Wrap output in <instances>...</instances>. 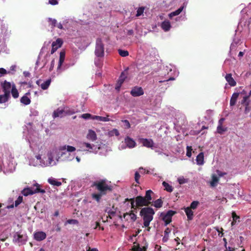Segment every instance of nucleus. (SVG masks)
<instances>
[{
	"label": "nucleus",
	"instance_id": "obj_1",
	"mask_svg": "<svg viewBox=\"0 0 251 251\" xmlns=\"http://www.w3.org/2000/svg\"><path fill=\"white\" fill-rule=\"evenodd\" d=\"M91 186L98 191V193L92 194V198L98 202L100 201L103 196L106 195L113 190V186L108 183V180L106 179L95 181Z\"/></svg>",
	"mask_w": 251,
	"mask_h": 251
},
{
	"label": "nucleus",
	"instance_id": "obj_2",
	"mask_svg": "<svg viewBox=\"0 0 251 251\" xmlns=\"http://www.w3.org/2000/svg\"><path fill=\"white\" fill-rule=\"evenodd\" d=\"M154 214V210L151 207H146L141 209L140 215L143 218L145 226H148L150 225L151 222L153 220Z\"/></svg>",
	"mask_w": 251,
	"mask_h": 251
},
{
	"label": "nucleus",
	"instance_id": "obj_3",
	"mask_svg": "<svg viewBox=\"0 0 251 251\" xmlns=\"http://www.w3.org/2000/svg\"><path fill=\"white\" fill-rule=\"evenodd\" d=\"M131 207L136 208L137 207H142L143 206H149V202H148L144 197L138 196L136 197L135 200L133 198L130 199Z\"/></svg>",
	"mask_w": 251,
	"mask_h": 251
},
{
	"label": "nucleus",
	"instance_id": "obj_4",
	"mask_svg": "<svg viewBox=\"0 0 251 251\" xmlns=\"http://www.w3.org/2000/svg\"><path fill=\"white\" fill-rule=\"evenodd\" d=\"M13 237V242L17 243L19 246L25 244L27 240V236L21 234L20 232H15Z\"/></svg>",
	"mask_w": 251,
	"mask_h": 251
},
{
	"label": "nucleus",
	"instance_id": "obj_5",
	"mask_svg": "<svg viewBox=\"0 0 251 251\" xmlns=\"http://www.w3.org/2000/svg\"><path fill=\"white\" fill-rule=\"evenodd\" d=\"M95 54L98 57H103L104 54V44L101 39L99 38L96 41Z\"/></svg>",
	"mask_w": 251,
	"mask_h": 251
},
{
	"label": "nucleus",
	"instance_id": "obj_6",
	"mask_svg": "<svg viewBox=\"0 0 251 251\" xmlns=\"http://www.w3.org/2000/svg\"><path fill=\"white\" fill-rule=\"evenodd\" d=\"M63 44V41L60 38H58L55 41L52 42L50 53L53 54L62 46Z\"/></svg>",
	"mask_w": 251,
	"mask_h": 251
},
{
	"label": "nucleus",
	"instance_id": "obj_7",
	"mask_svg": "<svg viewBox=\"0 0 251 251\" xmlns=\"http://www.w3.org/2000/svg\"><path fill=\"white\" fill-rule=\"evenodd\" d=\"M176 213V211L169 210L167 211L166 214L163 216L162 220L164 221L165 226H167L172 222V217Z\"/></svg>",
	"mask_w": 251,
	"mask_h": 251
},
{
	"label": "nucleus",
	"instance_id": "obj_8",
	"mask_svg": "<svg viewBox=\"0 0 251 251\" xmlns=\"http://www.w3.org/2000/svg\"><path fill=\"white\" fill-rule=\"evenodd\" d=\"M144 94V90L141 87L135 86L132 88L130 91V94L134 97L142 96Z\"/></svg>",
	"mask_w": 251,
	"mask_h": 251
},
{
	"label": "nucleus",
	"instance_id": "obj_9",
	"mask_svg": "<svg viewBox=\"0 0 251 251\" xmlns=\"http://www.w3.org/2000/svg\"><path fill=\"white\" fill-rule=\"evenodd\" d=\"M1 85L4 93L10 96V93L12 88L11 83L5 80L3 82L1 83Z\"/></svg>",
	"mask_w": 251,
	"mask_h": 251
},
{
	"label": "nucleus",
	"instance_id": "obj_10",
	"mask_svg": "<svg viewBox=\"0 0 251 251\" xmlns=\"http://www.w3.org/2000/svg\"><path fill=\"white\" fill-rule=\"evenodd\" d=\"M46 238V234L43 231H37L34 234V238L38 241L43 240Z\"/></svg>",
	"mask_w": 251,
	"mask_h": 251
},
{
	"label": "nucleus",
	"instance_id": "obj_11",
	"mask_svg": "<svg viewBox=\"0 0 251 251\" xmlns=\"http://www.w3.org/2000/svg\"><path fill=\"white\" fill-rule=\"evenodd\" d=\"M225 79L230 86L233 87L236 85V82L232 77L231 74H227L225 76Z\"/></svg>",
	"mask_w": 251,
	"mask_h": 251
},
{
	"label": "nucleus",
	"instance_id": "obj_12",
	"mask_svg": "<svg viewBox=\"0 0 251 251\" xmlns=\"http://www.w3.org/2000/svg\"><path fill=\"white\" fill-rule=\"evenodd\" d=\"M40 185L38 183H36L35 184H34L32 186L29 187V188H31V191L33 192H36V193H45V190L44 189H41L40 188Z\"/></svg>",
	"mask_w": 251,
	"mask_h": 251
},
{
	"label": "nucleus",
	"instance_id": "obj_13",
	"mask_svg": "<svg viewBox=\"0 0 251 251\" xmlns=\"http://www.w3.org/2000/svg\"><path fill=\"white\" fill-rule=\"evenodd\" d=\"M141 142L144 147L147 148H152L153 146V142L151 139H142Z\"/></svg>",
	"mask_w": 251,
	"mask_h": 251
},
{
	"label": "nucleus",
	"instance_id": "obj_14",
	"mask_svg": "<svg viewBox=\"0 0 251 251\" xmlns=\"http://www.w3.org/2000/svg\"><path fill=\"white\" fill-rule=\"evenodd\" d=\"M239 96V93H237V92H235L232 94L229 101V105L230 106H233L235 105Z\"/></svg>",
	"mask_w": 251,
	"mask_h": 251
},
{
	"label": "nucleus",
	"instance_id": "obj_15",
	"mask_svg": "<svg viewBox=\"0 0 251 251\" xmlns=\"http://www.w3.org/2000/svg\"><path fill=\"white\" fill-rule=\"evenodd\" d=\"M29 95V93H26L25 95L23 96L21 99H20V102L21 103H23L24 105H27L30 103V100L29 98L27 96V95Z\"/></svg>",
	"mask_w": 251,
	"mask_h": 251
},
{
	"label": "nucleus",
	"instance_id": "obj_16",
	"mask_svg": "<svg viewBox=\"0 0 251 251\" xmlns=\"http://www.w3.org/2000/svg\"><path fill=\"white\" fill-rule=\"evenodd\" d=\"M65 59V52L62 51L60 52V58H59V64H58V68L57 69L59 70L61 68L62 63L64 62Z\"/></svg>",
	"mask_w": 251,
	"mask_h": 251
},
{
	"label": "nucleus",
	"instance_id": "obj_17",
	"mask_svg": "<svg viewBox=\"0 0 251 251\" xmlns=\"http://www.w3.org/2000/svg\"><path fill=\"white\" fill-rule=\"evenodd\" d=\"M196 162L198 165H202L204 163V155L201 152L196 157Z\"/></svg>",
	"mask_w": 251,
	"mask_h": 251
},
{
	"label": "nucleus",
	"instance_id": "obj_18",
	"mask_svg": "<svg viewBox=\"0 0 251 251\" xmlns=\"http://www.w3.org/2000/svg\"><path fill=\"white\" fill-rule=\"evenodd\" d=\"M161 28L165 31H169L171 27L170 22L169 21H163L161 25Z\"/></svg>",
	"mask_w": 251,
	"mask_h": 251
},
{
	"label": "nucleus",
	"instance_id": "obj_19",
	"mask_svg": "<svg viewBox=\"0 0 251 251\" xmlns=\"http://www.w3.org/2000/svg\"><path fill=\"white\" fill-rule=\"evenodd\" d=\"M125 143L126 146L129 148H133L135 147L136 143L130 138L127 137L125 139Z\"/></svg>",
	"mask_w": 251,
	"mask_h": 251
},
{
	"label": "nucleus",
	"instance_id": "obj_20",
	"mask_svg": "<svg viewBox=\"0 0 251 251\" xmlns=\"http://www.w3.org/2000/svg\"><path fill=\"white\" fill-rule=\"evenodd\" d=\"M87 137L89 140H90L92 141H95L97 139V134L96 132L92 130H89V132Z\"/></svg>",
	"mask_w": 251,
	"mask_h": 251
},
{
	"label": "nucleus",
	"instance_id": "obj_21",
	"mask_svg": "<svg viewBox=\"0 0 251 251\" xmlns=\"http://www.w3.org/2000/svg\"><path fill=\"white\" fill-rule=\"evenodd\" d=\"M151 194H153V192L151 190H148L146 191L145 196L144 197L145 200L148 202H149V204L151 203V201L152 200Z\"/></svg>",
	"mask_w": 251,
	"mask_h": 251
},
{
	"label": "nucleus",
	"instance_id": "obj_22",
	"mask_svg": "<svg viewBox=\"0 0 251 251\" xmlns=\"http://www.w3.org/2000/svg\"><path fill=\"white\" fill-rule=\"evenodd\" d=\"M109 115H107V117H104L99 116H93L92 117V119L93 120H96L99 121H102V122H109L110 120L108 118Z\"/></svg>",
	"mask_w": 251,
	"mask_h": 251
},
{
	"label": "nucleus",
	"instance_id": "obj_23",
	"mask_svg": "<svg viewBox=\"0 0 251 251\" xmlns=\"http://www.w3.org/2000/svg\"><path fill=\"white\" fill-rule=\"evenodd\" d=\"M185 212L187 215L188 220H191L193 218V211L192 210V209L189 207H187L185 208Z\"/></svg>",
	"mask_w": 251,
	"mask_h": 251
},
{
	"label": "nucleus",
	"instance_id": "obj_24",
	"mask_svg": "<svg viewBox=\"0 0 251 251\" xmlns=\"http://www.w3.org/2000/svg\"><path fill=\"white\" fill-rule=\"evenodd\" d=\"M48 182L53 186H59L61 184V182L60 181L56 180L53 177H50L48 178Z\"/></svg>",
	"mask_w": 251,
	"mask_h": 251
},
{
	"label": "nucleus",
	"instance_id": "obj_25",
	"mask_svg": "<svg viewBox=\"0 0 251 251\" xmlns=\"http://www.w3.org/2000/svg\"><path fill=\"white\" fill-rule=\"evenodd\" d=\"M22 193L25 196H27L29 195H32L36 193V192H33L31 191V188L26 187L22 191Z\"/></svg>",
	"mask_w": 251,
	"mask_h": 251
},
{
	"label": "nucleus",
	"instance_id": "obj_26",
	"mask_svg": "<svg viewBox=\"0 0 251 251\" xmlns=\"http://www.w3.org/2000/svg\"><path fill=\"white\" fill-rule=\"evenodd\" d=\"M63 114H64L63 110H60L59 109H58L57 110L54 111L52 114V117L53 118L59 117H63Z\"/></svg>",
	"mask_w": 251,
	"mask_h": 251
},
{
	"label": "nucleus",
	"instance_id": "obj_27",
	"mask_svg": "<svg viewBox=\"0 0 251 251\" xmlns=\"http://www.w3.org/2000/svg\"><path fill=\"white\" fill-rule=\"evenodd\" d=\"M211 177L212 179L210 181V185L212 187L215 186L219 181V177L215 174H212Z\"/></svg>",
	"mask_w": 251,
	"mask_h": 251
},
{
	"label": "nucleus",
	"instance_id": "obj_28",
	"mask_svg": "<svg viewBox=\"0 0 251 251\" xmlns=\"http://www.w3.org/2000/svg\"><path fill=\"white\" fill-rule=\"evenodd\" d=\"M11 93L12 97L14 99H17L19 97V93L18 92L17 89L16 88V86L14 84L12 86V88L11 90Z\"/></svg>",
	"mask_w": 251,
	"mask_h": 251
},
{
	"label": "nucleus",
	"instance_id": "obj_29",
	"mask_svg": "<svg viewBox=\"0 0 251 251\" xmlns=\"http://www.w3.org/2000/svg\"><path fill=\"white\" fill-rule=\"evenodd\" d=\"M184 7L183 6H180L179 8H178L177 10L171 12L169 14L170 17H172L175 16H176L179 15L183 10Z\"/></svg>",
	"mask_w": 251,
	"mask_h": 251
},
{
	"label": "nucleus",
	"instance_id": "obj_30",
	"mask_svg": "<svg viewBox=\"0 0 251 251\" xmlns=\"http://www.w3.org/2000/svg\"><path fill=\"white\" fill-rule=\"evenodd\" d=\"M250 87L251 88V83L250 85ZM251 96V90L249 92L248 95H245L243 97L242 100L240 101V103L241 105H244V103L247 101L248 99H250V97Z\"/></svg>",
	"mask_w": 251,
	"mask_h": 251
},
{
	"label": "nucleus",
	"instance_id": "obj_31",
	"mask_svg": "<svg viewBox=\"0 0 251 251\" xmlns=\"http://www.w3.org/2000/svg\"><path fill=\"white\" fill-rule=\"evenodd\" d=\"M10 98V96L4 93L3 95H0V103L7 102Z\"/></svg>",
	"mask_w": 251,
	"mask_h": 251
},
{
	"label": "nucleus",
	"instance_id": "obj_32",
	"mask_svg": "<svg viewBox=\"0 0 251 251\" xmlns=\"http://www.w3.org/2000/svg\"><path fill=\"white\" fill-rule=\"evenodd\" d=\"M151 205H153L156 208H160L163 205V201L160 198L158 199L157 200H155L154 201L153 204H151Z\"/></svg>",
	"mask_w": 251,
	"mask_h": 251
},
{
	"label": "nucleus",
	"instance_id": "obj_33",
	"mask_svg": "<svg viewBox=\"0 0 251 251\" xmlns=\"http://www.w3.org/2000/svg\"><path fill=\"white\" fill-rule=\"evenodd\" d=\"M162 185L165 187V190L168 192H171L173 190V188L172 185H170L166 181L162 182Z\"/></svg>",
	"mask_w": 251,
	"mask_h": 251
},
{
	"label": "nucleus",
	"instance_id": "obj_34",
	"mask_svg": "<svg viewBox=\"0 0 251 251\" xmlns=\"http://www.w3.org/2000/svg\"><path fill=\"white\" fill-rule=\"evenodd\" d=\"M50 79H48L43 83H42L40 85V87L42 88V89L44 90L47 89L50 85Z\"/></svg>",
	"mask_w": 251,
	"mask_h": 251
},
{
	"label": "nucleus",
	"instance_id": "obj_35",
	"mask_svg": "<svg viewBox=\"0 0 251 251\" xmlns=\"http://www.w3.org/2000/svg\"><path fill=\"white\" fill-rule=\"evenodd\" d=\"M227 127L221 126H218L217 127V132L220 134H222L224 132L227 131Z\"/></svg>",
	"mask_w": 251,
	"mask_h": 251
},
{
	"label": "nucleus",
	"instance_id": "obj_36",
	"mask_svg": "<svg viewBox=\"0 0 251 251\" xmlns=\"http://www.w3.org/2000/svg\"><path fill=\"white\" fill-rule=\"evenodd\" d=\"M48 21L49 23V25H51V28H53L54 27L56 26V20L55 19L49 18L48 19Z\"/></svg>",
	"mask_w": 251,
	"mask_h": 251
},
{
	"label": "nucleus",
	"instance_id": "obj_37",
	"mask_svg": "<svg viewBox=\"0 0 251 251\" xmlns=\"http://www.w3.org/2000/svg\"><path fill=\"white\" fill-rule=\"evenodd\" d=\"M66 149L68 151H70V152H72V151H76V149L75 147L70 146H65L61 149L62 150H65Z\"/></svg>",
	"mask_w": 251,
	"mask_h": 251
},
{
	"label": "nucleus",
	"instance_id": "obj_38",
	"mask_svg": "<svg viewBox=\"0 0 251 251\" xmlns=\"http://www.w3.org/2000/svg\"><path fill=\"white\" fill-rule=\"evenodd\" d=\"M119 54L123 57H126L129 55V52L127 50H123L121 49L118 50Z\"/></svg>",
	"mask_w": 251,
	"mask_h": 251
},
{
	"label": "nucleus",
	"instance_id": "obj_39",
	"mask_svg": "<svg viewBox=\"0 0 251 251\" xmlns=\"http://www.w3.org/2000/svg\"><path fill=\"white\" fill-rule=\"evenodd\" d=\"M144 10H145V7H144V6H141V7H139L137 10V14H136V16L137 17H139V16H141V15H142L144 13Z\"/></svg>",
	"mask_w": 251,
	"mask_h": 251
},
{
	"label": "nucleus",
	"instance_id": "obj_40",
	"mask_svg": "<svg viewBox=\"0 0 251 251\" xmlns=\"http://www.w3.org/2000/svg\"><path fill=\"white\" fill-rule=\"evenodd\" d=\"M64 113H65V115H72L75 113V111L74 110L67 109L64 110Z\"/></svg>",
	"mask_w": 251,
	"mask_h": 251
},
{
	"label": "nucleus",
	"instance_id": "obj_41",
	"mask_svg": "<svg viewBox=\"0 0 251 251\" xmlns=\"http://www.w3.org/2000/svg\"><path fill=\"white\" fill-rule=\"evenodd\" d=\"M199 201H193L191 202L190 206L189 207L191 209H195L197 208L199 204Z\"/></svg>",
	"mask_w": 251,
	"mask_h": 251
},
{
	"label": "nucleus",
	"instance_id": "obj_42",
	"mask_svg": "<svg viewBox=\"0 0 251 251\" xmlns=\"http://www.w3.org/2000/svg\"><path fill=\"white\" fill-rule=\"evenodd\" d=\"M23 201V197L19 196L17 199L15 201V206H17L19 205Z\"/></svg>",
	"mask_w": 251,
	"mask_h": 251
},
{
	"label": "nucleus",
	"instance_id": "obj_43",
	"mask_svg": "<svg viewBox=\"0 0 251 251\" xmlns=\"http://www.w3.org/2000/svg\"><path fill=\"white\" fill-rule=\"evenodd\" d=\"M192 151V148L191 147L187 146L186 148V155L188 157H190L192 155L191 151Z\"/></svg>",
	"mask_w": 251,
	"mask_h": 251
},
{
	"label": "nucleus",
	"instance_id": "obj_44",
	"mask_svg": "<svg viewBox=\"0 0 251 251\" xmlns=\"http://www.w3.org/2000/svg\"><path fill=\"white\" fill-rule=\"evenodd\" d=\"M93 116H92L91 114H89V113H86V114H82L81 116V117L83 119H89L90 118L92 119V117H93Z\"/></svg>",
	"mask_w": 251,
	"mask_h": 251
},
{
	"label": "nucleus",
	"instance_id": "obj_45",
	"mask_svg": "<svg viewBox=\"0 0 251 251\" xmlns=\"http://www.w3.org/2000/svg\"><path fill=\"white\" fill-rule=\"evenodd\" d=\"M67 223L70 224H78V221L76 219H69L67 221Z\"/></svg>",
	"mask_w": 251,
	"mask_h": 251
},
{
	"label": "nucleus",
	"instance_id": "obj_46",
	"mask_svg": "<svg viewBox=\"0 0 251 251\" xmlns=\"http://www.w3.org/2000/svg\"><path fill=\"white\" fill-rule=\"evenodd\" d=\"M216 172L217 174V175H218V176L219 177L223 176H224V175H226V173L222 172V171H220L219 170H216Z\"/></svg>",
	"mask_w": 251,
	"mask_h": 251
},
{
	"label": "nucleus",
	"instance_id": "obj_47",
	"mask_svg": "<svg viewBox=\"0 0 251 251\" xmlns=\"http://www.w3.org/2000/svg\"><path fill=\"white\" fill-rule=\"evenodd\" d=\"M129 215L130 216L131 219L133 221H135L136 220V215L133 212V211H131V212L129 214Z\"/></svg>",
	"mask_w": 251,
	"mask_h": 251
},
{
	"label": "nucleus",
	"instance_id": "obj_48",
	"mask_svg": "<svg viewBox=\"0 0 251 251\" xmlns=\"http://www.w3.org/2000/svg\"><path fill=\"white\" fill-rule=\"evenodd\" d=\"M140 177V175L139 174V173L138 172H136L135 173V181L138 183H139V180Z\"/></svg>",
	"mask_w": 251,
	"mask_h": 251
},
{
	"label": "nucleus",
	"instance_id": "obj_49",
	"mask_svg": "<svg viewBox=\"0 0 251 251\" xmlns=\"http://www.w3.org/2000/svg\"><path fill=\"white\" fill-rule=\"evenodd\" d=\"M242 88H243V87H242V86L240 87H239V89H240V90H241V91H239V92H237V93H239V95H240H240H244V96H245V95H248V94H247V92H246V91L244 89H242Z\"/></svg>",
	"mask_w": 251,
	"mask_h": 251
},
{
	"label": "nucleus",
	"instance_id": "obj_50",
	"mask_svg": "<svg viewBox=\"0 0 251 251\" xmlns=\"http://www.w3.org/2000/svg\"><path fill=\"white\" fill-rule=\"evenodd\" d=\"M232 218L234 221L236 222L237 220L239 219V217L237 215L235 212H232Z\"/></svg>",
	"mask_w": 251,
	"mask_h": 251
},
{
	"label": "nucleus",
	"instance_id": "obj_51",
	"mask_svg": "<svg viewBox=\"0 0 251 251\" xmlns=\"http://www.w3.org/2000/svg\"><path fill=\"white\" fill-rule=\"evenodd\" d=\"M122 122L125 123V126H126V128L128 129L130 127V124L128 120H123Z\"/></svg>",
	"mask_w": 251,
	"mask_h": 251
},
{
	"label": "nucleus",
	"instance_id": "obj_52",
	"mask_svg": "<svg viewBox=\"0 0 251 251\" xmlns=\"http://www.w3.org/2000/svg\"><path fill=\"white\" fill-rule=\"evenodd\" d=\"M170 232H171V229L169 227H167V228H166V229L164 231L165 236L163 237V240H164V238H166V236H168V234L170 233Z\"/></svg>",
	"mask_w": 251,
	"mask_h": 251
},
{
	"label": "nucleus",
	"instance_id": "obj_53",
	"mask_svg": "<svg viewBox=\"0 0 251 251\" xmlns=\"http://www.w3.org/2000/svg\"><path fill=\"white\" fill-rule=\"evenodd\" d=\"M126 77H127V76H126V73L122 72V74H121V75H120L119 78L123 79L124 80H125Z\"/></svg>",
	"mask_w": 251,
	"mask_h": 251
},
{
	"label": "nucleus",
	"instance_id": "obj_54",
	"mask_svg": "<svg viewBox=\"0 0 251 251\" xmlns=\"http://www.w3.org/2000/svg\"><path fill=\"white\" fill-rule=\"evenodd\" d=\"M49 3L51 5H56L58 3L57 0H49Z\"/></svg>",
	"mask_w": 251,
	"mask_h": 251
},
{
	"label": "nucleus",
	"instance_id": "obj_55",
	"mask_svg": "<svg viewBox=\"0 0 251 251\" xmlns=\"http://www.w3.org/2000/svg\"><path fill=\"white\" fill-rule=\"evenodd\" d=\"M54 65V60L52 59L50 62V67L49 68V71L50 72L53 69Z\"/></svg>",
	"mask_w": 251,
	"mask_h": 251
},
{
	"label": "nucleus",
	"instance_id": "obj_56",
	"mask_svg": "<svg viewBox=\"0 0 251 251\" xmlns=\"http://www.w3.org/2000/svg\"><path fill=\"white\" fill-rule=\"evenodd\" d=\"M83 145L90 150L93 149V146L90 144L84 143Z\"/></svg>",
	"mask_w": 251,
	"mask_h": 251
},
{
	"label": "nucleus",
	"instance_id": "obj_57",
	"mask_svg": "<svg viewBox=\"0 0 251 251\" xmlns=\"http://www.w3.org/2000/svg\"><path fill=\"white\" fill-rule=\"evenodd\" d=\"M96 227H95V228H97V227H99L100 229H101V230H104V227H101L100 226V222H96Z\"/></svg>",
	"mask_w": 251,
	"mask_h": 251
},
{
	"label": "nucleus",
	"instance_id": "obj_58",
	"mask_svg": "<svg viewBox=\"0 0 251 251\" xmlns=\"http://www.w3.org/2000/svg\"><path fill=\"white\" fill-rule=\"evenodd\" d=\"M7 73L6 70L2 68H0V74L5 75Z\"/></svg>",
	"mask_w": 251,
	"mask_h": 251
},
{
	"label": "nucleus",
	"instance_id": "obj_59",
	"mask_svg": "<svg viewBox=\"0 0 251 251\" xmlns=\"http://www.w3.org/2000/svg\"><path fill=\"white\" fill-rule=\"evenodd\" d=\"M221 231H220L219 229H217V231L219 233V234H218L219 236L220 237H222L224 235V233L223 232V228H221Z\"/></svg>",
	"mask_w": 251,
	"mask_h": 251
},
{
	"label": "nucleus",
	"instance_id": "obj_60",
	"mask_svg": "<svg viewBox=\"0 0 251 251\" xmlns=\"http://www.w3.org/2000/svg\"><path fill=\"white\" fill-rule=\"evenodd\" d=\"M225 120L224 118H221L218 121V126H221L223 125V122Z\"/></svg>",
	"mask_w": 251,
	"mask_h": 251
},
{
	"label": "nucleus",
	"instance_id": "obj_61",
	"mask_svg": "<svg viewBox=\"0 0 251 251\" xmlns=\"http://www.w3.org/2000/svg\"><path fill=\"white\" fill-rule=\"evenodd\" d=\"M251 109L250 106L245 107L244 112L245 113H248L251 110Z\"/></svg>",
	"mask_w": 251,
	"mask_h": 251
},
{
	"label": "nucleus",
	"instance_id": "obj_62",
	"mask_svg": "<svg viewBox=\"0 0 251 251\" xmlns=\"http://www.w3.org/2000/svg\"><path fill=\"white\" fill-rule=\"evenodd\" d=\"M127 35H132L134 34V31L133 29H129L127 31Z\"/></svg>",
	"mask_w": 251,
	"mask_h": 251
},
{
	"label": "nucleus",
	"instance_id": "obj_63",
	"mask_svg": "<svg viewBox=\"0 0 251 251\" xmlns=\"http://www.w3.org/2000/svg\"><path fill=\"white\" fill-rule=\"evenodd\" d=\"M121 86L122 85H119V84L117 83L115 87L116 90L118 91H119Z\"/></svg>",
	"mask_w": 251,
	"mask_h": 251
},
{
	"label": "nucleus",
	"instance_id": "obj_64",
	"mask_svg": "<svg viewBox=\"0 0 251 251\" xmlns=\"http://www.w3.org/2000/svg\"><path fill=\"white\" fill-rule=\"evenodd\" d=\"M87 251H99L96 248L91 249L90 247H89Z\"/></svg>",
	"mask_w": 251,
	"mask_h": 251
}]
</instances>
